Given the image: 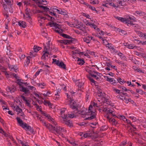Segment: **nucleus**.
<instances>
[{
  "label": "nucleus",
  "instance_id": "f257e3e1",
  "mask_svg": "<svg viewBox=\"0 0 146 146\" xmlns=\"http://www.w3.org/2000/svg\"><path fill=\"white\" fill-rule=\"evenodd\" d=\"M92 106H96V107H98L100 106V105H98L96 103H95L94 102L92 104V105H90L88 108V112L89 113V115L90 116H89L88 117L86 118L85 120H91L96 117L95 113V112L93 111L92 110L93 107Z\"/></svg>",
  "mask_w": 146,
  "mask_h": 146
},
{
  "label": "nucleus",
  "instance_id": "f03ea898",
  "mask_svg": "<svg viewBox=\"0 0 146 146\" xmlns=\"http://www.w3.org/2000/svg\"><path fill=\"white\" fill-rule=\"evenodd\" d=\"M53 124L55 125L56 126L54 127L52 125H50L49 127V130L52 132L54 133L56 132L58 134L60 135H62L63 133H65L66 132V131L63 128H62L60 126H56L57 124L55 125L54 124Z\"/></svg>",
  "mask_w": 146,
  "mask_h": 146
},
{
  "label": "nucleus",
  "instance_id": "7ed1b4c3",
  "mask_svg": "<svg viewBox=\"0 0 146 146\" xmlns=\"http://www.w3.org/2000/svg\"><path fill=\"white\" fill-rule=\"evenodd\" d=\"M48 24L50 27H54L55 29V31L59 34H61L62 32V30L61 28V25L54 23L53 21L49 23Z\"/></svg>",
  "mask_w": 146,
  "mask_h": 146
},
{
  "label": "nucleus",
  "instance_id": "20e7f679",
  "mask_svg": "<svg viewBox=\"0 0 146 146\" xmlns=\"http://www.w3.org/2000/svg\"><path fill=\"white\" fill-rule=\"evenodd\" d=\"M36 107L37 110L41 111V113L43 115L46 117L47 119L50 122H51L52 124H54L55 125H56L57 124V123L55 121V120L51 116H50L49 114L46 113L44 111H42L41 109L38 106H37Z\"/></svg>",
  "mask_w": 146,
  "mask_h": 146
},
{
  "label": "nucleus",
  "instance_id": "39448f33",
  "mask_svg": "<svg viewBox=\"0 0 146 146\" xmlns=\"http://www.w3.org/2000/svg\"><path fill=\"white\" fill-rule=\"evenodd\" d=\"M12 108L14 111L17 112V114L18 115L22 117L25 116V115L22 110L17 105L14 106L12 107Z\"/></svg>",
  "mask_w": 146,
  "mask_h": 146
},
{
  "label": "nucleus",
  "instance_id": "423d86ee",
  "mask_svg": "<svg viewBox=\"0 0 146 146\" xmlns=\"http://www.w3.org/2000/svg\"><path fill=\"white\" fill-rule=\"evenodd\" d=\"M122 90V93L123 94L125 95L126 94V95L125 96H122V98H121L123 101H124L126 103H128V100H127V95L126 93H124V92L127 91V89L125 87L122 86L121 88Z\"/></svg>",
  "mask_w": 146,
  "mask_h": 146
},
{
  "label": "nucleus",
  "instance_id": "0eeeda50",
  "mask_svg": "<svg viewBox=\"0 0 146 146\" xmlns=\"http://www.w3.org/2000/svg\"><path fill=\"white\" fill-rule=\"evenodd\" d=\"M5 1V3H3V7L4 8V9L8 13V9L7 7V6L6 5H9L11 7V6L12 4V2H11V0H4Z\"/></svg>",
  "mask_w": 146,
  "mask_h": 146
},
{
  "label": "nucleus",
  "instance_id": "6e6552de",
  "mask_svg": "<svg viewBox=\"0 0 146 146\" xmlns=\"http://www.w3.org/2000/svg\"><path fill=\"white\" fill-rule=\"evenodd\" d=\"M63 119L62 121V123H65L67 126L71 127L72 126V122L69 120H68L66 118H62Z\"/></svg>",
  "mask_w": 146,
  "mask_h": 146
},
{
  "label": "nucleus",
  "instance_id": "1a4fd4ad",
  "mask_svg": "<svg viewBox=\"0 0 146 146\" xmlns=\"http://www.w3.org/2000/svg\"><path fill=\"white\" fill-rule=\"evenodd\" d=\"M74 40V38H71V40H58V42L61 43H63L65 44H70L71 43H72Z\"/></svg>",
  "mask_w": 146,
  "mask_h": 146
},
{
  "label": "nucleus",
  "instance_id": "9d476101",
  "mask_svg": "<svg viewBox=\"0 0 146 146\" xmlns=\"http://www.w3.org/2000/svg\"><path fill=\"white\" fill-rule=\"evenodd\" d=\"M128 24L131 25H134V23L136 21V19L133 16H128Z\"/></svg>",
  "mask_w": 146,
  "mask_h": 146
},
{
  "label": "nucleus",
  "instance_id": "9b49d317",
  "mask_svg": "<svg viewBox=\"0 0 146 146\" xmlns=\"http://www.w3.org/2000/svg\"><path fill=\"white\" fill-rule=\"evenodd\" d=\"M85 23L87 26H89L91 27H93L96 30L98 31L99 30L98 28L97 27L96 25L94 23H91L88 21H86Z\"/></svg>",
  "mask_w": 146,
  "mask_h": 146
},
{
  "label": "nucleus",
  "instance_id": "f8f14e48",
  "mask_svg": "<svg viewBox=\"0 0 146 146\" xmlns=\"http://www.w3.org/2000/svg\"><path fill=\"white\" fill-rule=\"evenodd\" d=\"M16 90L15 86L13 85L8 87L6 89V90L8 92H9L11 93L14 92Z\"/></svg>",
  "mask_w": 146,
  "mask_h": 146
},
{
  "label": "nucleus",
  "instance_id": "ddd939ff",
  "mask_svg": "<svg viewBox=\"0 0 146 146\" xmlns=\"http://www.w3.org/2000/svg\"><path fill=\"white\" fill-rule=\"evenodd\" d=\"M115 18L118 20L121 21L125 24H127L128 23L127 19L125 18L121 17L118 16H115Z\"/></svg>",
  "mask_w": 146,
  "mask_h": 146
},
{
  "label": "nucleus",
  "instance_id": "4468645a",
  "mask_svg": "<svg viewBox=\"0 0 146 146\" xmlns=\"http://www.w3.org/2000/svg\"><path fill=\"white\" fill-rule=\"evenodd\" d=\"M44 50L45 51L44 53L43 54L41 57V59L43 60H45L46 59V57H48V52L47 51V48L46 47V45L44 44Z\"/></svg>",
  "mask_w": 146,
  "mask_h": 146
},
{
  "label": "nucleus",
  "instance_id": "2eb2a0df",
  "mask_svg": "<svg viewBox=\"0 0 146 146\" xmlns=\"http://www.w3.org/2000/svg\"><path fill=\"white\" fill-rule=\"evenodd\" d=\"M75 116L74 114L73 113L71 114H64L62 115L61 117L62 118H68V117L73 118Z\"/></svg>",
  "mask_w": 146,
  "mask_h": 146
},
{
  "label": "nucleus",
  "instance_id": "dca6fc26",
  "mask_svg": "<svg viewBox=\"0 0 146 146\" xmlns=\"http://www.w3.org/2000/svg\"><path fill=\"white\" fill-rule=\"evenodd\" d=\"M136 33L140 37L144 38L146 39V33H144L140 31H137L136 32Z\"/></svg>",
  "mask_w": 146,
  "mask_h": 146
},
{
  "label": "nucleus",
  "instance_id": "f3484780",
  "mask_svg": "<svg viewBox=\"0 0 146 146\" xmlns=\"http://www.w3.org/2000/svg\"><path fill=\"white\" fill-rule=\"evenodd\" d=\"M21 97L22 98V99L23 100L24 102H25V104H27L28 106L29 107H30V103L31 102V100H26L25 98V96L22 95L21 96Z\"/></svg>",
  "mask_w": 146,
  "mask_h": 146
},
{
  "label": "nucleus",
  "instance_id": "a211bd4d",
  "mask_svg": "<svg viewBox=\"0 0 146 146\" xmlns=\"http://www.w3.org/2000/svg\"><path fill=\"white\" fill-rule=\"evenodd\" d=\"M72 57L74 59L75 58H76V55L79 54L80 51L78 50L75 49L74 51H72Z\"/></svg>",
  "mask_w": 146,
  "mask_h": 146
},
{
  "label": "nucleus",
  "instance_id": "6ab92c4d",
  "mask_svg": "<svg viewBox=\"0 0 146 146\" xmlns=\"http://www.w3.org/2000/svg\"><path fill=\"white\" fill-rule=\"evenodd\" d=\"M22 127L24 129L26 128L27 129L29 130L31 132H33V129L31 128V127L28 125L27 123H24V124L23 126V127Z\"/></svg>",
  "mask_w": 146,
  "mask_h": 146
},
{
  "label": "nucleus",
  "instance_id": "aec40b11",
  "mask_svg": "<svg viewBox=\"0 0 146 146\" xmlns=\"http://www.w3.org/2000/svg\"><path fill=\"white\" fill-rule=\"evenodd\" d=\"M57 65L64 69H66V65L62 62L57 61Z\"/></svg>",
  "mask_w": 146,
  "mask_h": 146
},
{
  "label": "nucleus",
  "instance_id": "412c9836",
  "mask_svg": "<svg viewBox=\"0 0 146 146\" xmlns=\"http://www.w3.org/2000/svg\"><path fill=\"white\" fill-rule=\"evenodd\" d=\"M18 25L21 27L25 28L26 27V23L23 21H20L18 22Z\"/></svg>",
  "mask_w": 146,
  "mask_h": 146
},
{
  "label": "nucleus",
  "instance_id": "4be33fe9",
  "mask_svg": "<svg viewBox=\"0 0 146 146\" xmlns=\"http://www.w3.org/2000/svg\"><path fill=\"white\" fill-rule=\"evenodd\" d=\"M98 95L99 97H100L102 98H104L105 96V94L101 90H99L98 92Z\"/></svg>",
  "mask_w": 146,
  "mask_h": 146
},
{
  "label": "nucleus",
  "instance_id": "5701e85b",
  "mask_svg": "<svg viewBox=\"0 0 146 146\" xmlns=\"http://www.w3.org/2000/svg\"><path fill=\"white\" fill-rule=\"evenodd\" d=\"M16 119L17 120V121L18 123L19 124V125L22 127H23V126L24 124V123H23V121L22 120H21L20 118L19 117H17L16 118Z\"/></svg>",
  "mask_w": 146,
  "mask_h": 146
},
{
  "label": "nucleus",
  "instance_id": "b1692460",
  "mask_svg": "<svg viewBox=\"0 0 146 146\" xmlns=\"http://www.w3.org/2000/svg\"><path fill=\"white\" fill-rule=\"evenodd\" d=\"M21 91L24 92L25 94H29V90L25 88L22 87V88L20 89Z\"/></svg>",
  "mask_w": 146,
  "mask_h": 146
},
{
  "label": "nucleus",
  "instance_id": "393cba45",
  "mask_svg": "<svg viewBox=\"0 0 146 146\" xmlns=\"http://www.w3.org/2000/svg\"><path fill=\"white\" fill-rule=\"evenodd\" d=\"M9 66L10 70L12 71H16V70L17 69V67L13 65Z\"/></svg>",
  "mask_w": 146,
  "mask_h": 146
},
{
  "label": "nucleus",
  "instance_id": "a878e982",
  "mask_svg": "<svg viewBox=\"0 0 146 146\" xmlns=\"http://www.w3.org/2000/svg\"><path fill=\"white\" fill-rule=\"evenodd\" d=\"M107 78L106 80L107 81L111 83V84L114 85L115 83V80L113 78H109L108 76L106 77Z\"/></svg>",
  "mask_w": 146,
  "mask_h": 146
},
{
  "label": "nucleus",
  "instance_id": "bb28decb",
  "mask_svg": "<svg viewBox=\"0 0 146 146\" xmlns=\"http://www.w3.org/2000/svg\"><path fill=\"white\" fill-rule=\"evenodd\" d=\"M78 59L77 60V64L80 65H83L84 63V62L83 60L82 59L78 57H77Z\"/></svg>",
  "mask_w": 146,
  "mask_h": 146
},
{
  "label": "nucleus",
  "instance_id": "cd10ccee",
  "mask_svg": "<svg viewBox=\"0 0 146 146\" xmlns=\"http://www.w3.org/2000/svg\"><path fill=\"white\" fill-rule=\"evenodd\" d=\"M40 121L42 123H43V124L44 126H45L49 130L50 127V125H51L50 124H46V123L45 121H44V120H42V119H40Z\"/></svg>",
  "mask_w": 146,
  "mask_h": 146
},
{
  "label": "nucleus",
  "instance_id": "c85d7f7f",
  "mask_svg": "<svg viewBox=\"0 0 146 146\" xmlns=\"http://www.w3.org/2000/svg\"><path fill=\"white\" fill-rule=\"evenodd\" d=\"M83 113V112L82 111H78L77 109L74 110V114L75 116L78 115V114L83 115L84 113Z\"/></svg>",
  "mask_w": 146,
  "mask_h": 146
},
{
  "label": "nucleus",
  "instance_id": "c756f323",
  "mask_svg": "<svg viewBox=\"0 0 146 146\" xmlns=\"http://www.w3.org/2000/svg\"><path fill=\"white\" fill-rule=\"evenodd\" d=\"M113 112L114 111L113 110L109 108H108L106 112L107 114L111 113L112 116H115V114Z\"/></svg>",
  "mask_w": 146,
  "mask_h": 146
},
{
  "label": "nucleus",
  "instance_id": "7c9ffc66",
  "mask_svg": "<svg viewBox=\"0 0 146 146\" xmlns=\"http://www.w3.org/2000/svg\"><path fill=\"white\" fill-rule=\"evenodd\" d=\"M76 102L72 98H70V100H69L68 104L70 106V105H73L75 104Z\"/></svg>",
  "mask_w": 146,
  "mask_h": 146
},
{
  "label": "nucleus",
  "instance_id": "2f4dec72",
  "mask_svg": "<svg viewBox=\"0 0 146 146\" xmlns=\"http://www.w3.org/2000/svg\"><path fill=\"white\" fill-rule=\"evenodd\" d=\"M41 48L39 47H37L34 46L33 48V50L35 52H37L41 49Z\"/></svg>",
  "mask_w": 146,
  "mask_h": 146
},
{
  "label": "nucleus",
  "instance_id": "473e14b6",
  "mask_svg": "<svg viewBox=\"0 0 146 146\" xmlns=\"http://www.w3.org/2000/svg\"><path fill=\"white\" fill-rule=\"evenodd\" d=\"M82 27V26L80 25L78 22H77L76 24V23H74V27L77 29H80Z\"/></svg>",
  "mask_w": 146,
  "mask_h": 146
},
{
  "label": "nucleus",
  "instance_id": "72a5a7b5",
  "mask_svg": "<svg viewBox=\"0 0 146 146\" xmlns=\"http://www.w3.org/2000/svg\"><path fill=\"white\" fill-rule=\"evenodd\" d=\"M135 13L139 15L140 16L145 15V13L141 11H135Z\"/></svg>",
  "mask_w": 146,
  "mask_h": 146
},
{
  "label": "nucleus",
  "instance_id": "f704fd0d",
  "mask_svg": "<svg viewBox=\"0 0 146 146\" xmlns=\"http://www.w3.org/2000/svg\"><path fill=\"white\" fill-rule=\"evenodd\" d=\"M38 12L39 13H43V14L45 15H46L48 17H50L51 21H53V19H54V18H53L52 17L49 16V15H48V14H45L44 13V11H38Z\"/></svg>",
  "mask_w": 146,
  "mask_h": 146
},
{
  "label": "nucleus",
  "instance_id": "c9c22d12",
  "mask_svg": "<svg viewBox=\"0 0 146 146\" xmlns=\"http://www.w3.org/2000/svg\"><path fill=\"white\" fill-rule=\"evenodd\" d=\"M129 60H131V61H132V62H133V63L135 64H137L138 63V61L136 60L135 58H131L130 57L129 58Z\"/></svg>",
  "mask_w": 146,
  "mask_h": 146
},
{
  "label": "nucleus",
  "instance_id": "e433bc0d",
  "mask_svg": "<svg viewBox=\"0 0 146 146\" xmlns=\"http://www.w3.org/2000/svg\"><path fill=\"white\" fill-rule=\"evenodd\" d=\"M60 35L63 37L67 38H69V39H71L72 38L70 36L67 35L66 34H60Z\"/></svg>",
  "mask_w": 146,
  "mask_h": 146
},
{
  "label": "nucleus",
  "instance_id": "4c0bfd02",
  "mask_svg": "<svg viewBox=\"0 0 146 146\" xmlns=\"http://www.w3.org/2000/svg\"><path fill=\"white\" fill-rule=\"evenodd\" d=\"M136 92L137 93H139V94L141 95H143L144 94H145V93L144 92H143L142 90L141 89H136Z\"/></svg>",
  "mask_w": 146,
  "mask_h": 146
},
{
  "label": "nucleus",
  "instance_id": "58836bf2",
  "mask_svg": "<svg viewBox=\"0 0 146 146\" xmlns=\"http://www.w3.org/2000/svg\"><path fill=\"white\" fill-rule=\"evenodd\" d=\"M43 103L45 105H48L49 107L51 106V104L50 102L48 101H47L44 100Z\"/></svg>",
  "mask_w": 146,
  "mask_h": 146
},
{
  "label": "nucleus",
  "instance_id": "ea45409f",
  "mask_svg": "<svg viewBox=\"0 0 146 146\" xmlns=\"http://www.w3.org/2000/svg\"><path fill=\"white\" fill-rule=\"evenodd\" d=\"M40 7L41 8H42V9L45 11H44V12L45 11L47 12L49 11L50 10L49 8L47 7H45L43 6H40Z\"/></svg>",
  "mask_w": 146,
  "mask_h": 146
},
{
  "label": "nucleus",
  "instance_id": "a19ab883",
  "mask_svg": "<svg viewBox=\"0 0 146 146\" xmlns=\"http://www.w3.org/2000/svg\"><path fill=\"white\" fill-rule=\"evenodd\" d=\"M128 119H129L133 122H134L136 121V118L133 116L130 115L128 116Z\"/></svg>",
  "mask_w": 146,
  "mask_h": 146
},
{
  "label": "nucleus",
  "instance_id": "79ce46f5",
  "mask_svg": "<svg viewBox=\"0 0 146 146\" xmlns=\"http://www.w3.org/2000/svg\"><path fill=\"white\" fill-rule=\"evenodd\" d=\"M119 32L120 33V35H123L127 34L126 32L124 31L119 30Z\"/></svg>",
  "mask_w": 146,
  "mask_h": 146
},
{
  "label": "nucleus",
  "instance_id": "37998d69",
  "mask_svg": "<svg viewBox=\"0 0 146 146\" xmlns=\"http://www.w3.org/2000/svg\"><path fill=\"white\" fill-rule=\"evenodd\" d=\"M108 4L109 5L111 6H112L114 7L115 9L117 7V6H116L115 4L114 3L112 2V1H111V2H110V3H108Z\"/></svg>",
  "mask_w": 146,
  "mask_h": 146
},
{
  "label": "nucleus",
  "instance_id": "c03bdc74",
  "mask_svg": "<svg viewBox=\"0 0 146 146\" xmlns=\"http://www.w3.org/2000/svg\"><path fill=\"white\" fill-rule=\"evenodd\" d=\"M117 80L118 82L121 84L125 83V82L120 78H118L117 79Z\"/></svg>",
  "mask_w": 146,
  "mask_h": 146
},
{
  "label": "nucleus",
  "instance_id": "a18cd8bd",
  "mask_svg": "<svg viewBox=\"0 0 146 146\" xmlns=\"http://www.w3.org/2000/svg\"><path fill=\"white\" fill-rule=\"evenodd\" d=\"M36 55V54L35 53L34 54L33 52L32 53L31 52H30L29 54V56H28L31 58L35 57Z\"/></svg>",
  "mask_w": 146,
  "mask_h": 146
},
{
  "label": "nucleus",
  "instance_id": "49530a36",
  "mask_svg": "<svg viewBox=\"0 0 146 146\" xmlns=\"http://www.w3.org/2000/svg\"><path fill=\"white\" fill-rule=\"evenodd\" d=\"M111 44L109 43L106 44V46L108 47L109 49H111L112 50H114V48L112 46Z\"/></svg>",
  "mask_w": 146,
  "mask_h": 146
},
{
  "label": "nucleus",
  "instance_id": "de8ad7c7",
  "mask_svg": "<svg viewBox=\"0 0 146 146\" xmlns=\"http://www.w3.org/2000/svg\"><path fill=\"white\" fill-rule=\"evenodd\" d=\"M30 58L29 57L27 56V61L25 63V65H27V66L29 64V63L30 62Z\"/></svg>",
  "mask_w": 146,
  "mask_h": 146
},
{
  "label": "nucleus",
  "instance_id": "09e8293b",
  "mask_svg": "<svg viewBox=\"0 0 146 146\" xmlns=\"http://www.w3.org/2000/svg\"><path fill=\"white\" fill-rule=\"evenodd\" d=\"M37 85L42 88H43L42 87L43 86H45L44 84V83L42 84L41 83H38L37 84Z\"/></svg>",
  "mask_w": 146,
  "mask_h": 146
},
{
  "label": "nucleus",
  "instance_id": "8fccbe9b",
  "mask_svg": "<svg viewBox=\"0 0 146 146\" xmlns=\"http://www.w3.org/2000/svg\"><path fill=\"white\" fill-rule=\"evenodd\" d=\"M83 136L85 138H86L87 137H91V135H90L88 133H86L84 134L83 135Z\"/></svg>",
  "mask_w": 146,
  "mask_h": 146
},
{
  "label": "nucleus",
  "instance_id": "3c124183",
  "mask_svg": "<svg viewBox=\"0 0 146 146\" xmlns=\"http://www.w3.org/2000/svg\"><path fill=\"white\" fill-rule=\"evenodd\" d=\"M70 107L73 110H76L78 109L75 104L72 105H70Z\"/></svg>",
  "mask_w": 146,
  "mask_h": 146
},
{
  "label": "nucleus",
  "instance_id": "603ef678",
  "mask_svg": "<svg viewBox=\"0 0 146 146\" xmlns=\"http://www.w3.org/2000/svg\"><path fill=\"white\" fill-rule=\"evenodd\" d=\"M19 142L22 144V146H28V145L27 143H24L21 140H19Z\"/></svg>",
  "mask_w": 146,
  "mask_h": 146
},
{
  "label": "nucleus",
  "instance_id": "864d4df0",
  "mask_svg": "<svg viewBox=\"0 0 146 146\" xmlns=\"http://www.w3.org/2000/svg\"><path fill=\"white\" fill-rule=\"evenodd\" d=\"M83 40L84 42H86L87 43H89L90 42V40L89 38H84Z\"/></svg>",
  "mask_w": 146,
  "mask_h": 146
},
{
  "label": "nucleus",
  "instance_id": "5fc2aeb1",
  "mask_svg": "<svg viewBox=\"0 0 146 146\" xmlns=\"http://www.w3.org/2000/svg\"><path fill=\"white\" fill-rule=\"evenodd\" d=\"M128 125L130 124V125H131L132 126V127L133 128V130H135V129H136V128L134 127V125H133L132 124H131L130 121H129V120H128Z\"/></svg>",
  "mask_w": 146,
  "mask_h": 146
},
{
  "label": "nucleus",
  "instance_id": "6e6d98bb",
  "mask_svg": "<svg viewBox=\"0 0 146 146\" xmlns=\"http://www.w3.org/2000/svg\"><path fill=\"white\" fill-rule=\"evenodd\" d=\"M80 30H82V31L84 33V35H85V33H86V30L83 27H82L81 28V29H80Z\"/></svg>",
  "mask_w": 146,
  "mask_h": 146
},
{
  "label": "nucleus",
  "instance_id": "4d7b16f0",
  "mask_svg": "<svg viewBox=\"0 0 146 146\" xmlns=\"http://www.w3.org/2000/svg\"><path fill=\"white\" fill-rule=\"evenodd\" d=\"M88 6H89V8L92 10L93 11H96V12H97V11L96 9L94 7H92L89 5H88Z\"/></svg>",
  "mask_w": 146,
  "mask_h": 146
},
{
  "label": "nucleus",
  "instance_id": "13d9d810",
  "mask_svg": "<svg viewBox=\"0 0 146 146\" xmlns=\"http://www.w3.org/2000/svg\"><path fill=\"white\" fill-rule=\"evenodd\" d=\"M111 0H104L103 2L106 3L107 5H109L108 3H110V2H111Z\"/></svg>",
  "mask_w": 146,
  "mask_h": 146
},
{
  "label": "nucleus",
  "instance_id": "bf43d9fd",
  "mask_svg": "<svg viewBox=\"0 0 146 146\" xmlns=\"http://www.w3.org/2000/svg\"><path fill=\"white\" fill-rule=\"evenodd\" d=\"M60 90L59 89H58L57 90V93L56 94H55V96H59V93H60Z\"/></svg>",
  "mask_w": 146,
  "mask_h": 146
},
{
  "label": "nucleus",
  "instance_id": "052dcab7",
  "mask_svg": "<svg viewBox=\"0 0 146 146\" xmlns=\"http://www.w3.org/2000/svg\"><path fill=\"white\" fill-rule=\"evenodd\" d=\"M127 141H123L122 143L120 144L119 146H124L127 143Z\"/></svg>",
  "mask_w": 146,
  "mask_h": 146
},
{
  "label": "nucleus",
  "instance_id": "680f3d73",
  "mask_svg": "<svg viewBox=\"0 0 146 146\" xmlns=\"http://www.w3.org/2000/svg\"><path fill=\"white\" fill-rule=\"evenodd\" d=\"M135 40L137 41L139 43H141L142 44H146V41L143 42L137 39H135Z\"/></svg>",
  "mask_w": 146,
  "mask_h": 146
},
{
  "label": "nucleus",
  "instance_id": "e2e57ef3",
  "mask_svg": "<svg viewBox=\"0 0 146 146\" xmlns=\"http://www.w3.org/2000/svg\"><path fill=\"white\" fill-rule=\"evenodd\" d=\"M84 84V83L82 82H78V87L81 88Z\"/></svg>",
  "mask_w": 146,
  "mask_h": 146
},
{
  "label": "nucleus",
  "instance_id": "0e129e2a",
  "mask_svg": "<svg viewBox=\"0 0 146 146\" xmlns=\"http://www.w3.org/2000/svg\"><path fill=\"white\" fill-rule=\"evenodd\" d=\"M113 90L115 93L117 94H119L120 93V90L117 89H114Z\"/></svg>",
  "mask_w": 146,
  "mask_h": 146
},
{
  "label": "nucleus",
  "instance_id": "69168bd1",
  "mask_svg": "<svg viewBox=\"0 0 146 146\" xmlns=\"http://www.w3.org/2000/svg\"><path fill=\"white\" fill-rule=\"evenodd\" d=\"M23 83L22 82H19L18 84L19 86V87L20 89L21 88H22V87H23Z\"/></svg>",
  "mask_w": 146,
  "mask_h": 146
},
{
  "label": "nucleus",
  "instance_id": "338daca9",
  "mask_svg": "<svg viewBox=\"0 0 146 146\" xmlns=\"http://www.w3.org/2000/svg\"><path fill=\"white\" fill-rule=\"evenodd\" d=\"M28 88L31 90H35V88L33 86H28Z\"/></svg>",
  "mask_w": 146,
  "mask_h": 146
},
{
  "label": "nucleus",
  "instance_id": "774afa93",
  "mask_svg": "<svg viewBox=\"0 0 146 146\" xmlns=\"http://www.w3.org/2000/svg\"><path fill=\"white\" fill-rule=\"evenodd\" d=\"M69 142L73 146H77L78 145L74 142H70L69 141Z\"/></svg>",
  "mask_w": 146,
  "mask_h": 146
}]
</instances>
